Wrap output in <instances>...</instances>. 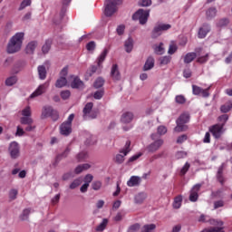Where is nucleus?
<instances>
[{
	"instance_id": "f257e3e1",
	"label": "nucleus",
	"mask_w": 232,
	"mask_h": 232,
	"mask_svg": "<svg viewBox=\"0 0 232 232\" xmlns=\"http://www.w3.org/2000/svg\"><path fill=\"white\" fill-rule=\"evenodd\" d=\"M24 39V33H16L8 42L7 53H17L23 47V41Z\"/></svg>"
},
{
	"instance_id": "f03ea898",
	"label": "nucleus",
	"mask_w": 232,
	"mask_h": 232,
	"mask_svg": "<svg viewBox=\"0 0 232 232\" xmlns=\"http://www.w3.org/2000/svg\"><path fill=\"white\" fill-rule=\"evenodd\" d=\"M177 126L174 128L175 131L180 133V131H186L188 130V122H189V113H182L177 120Z\"/></svg>"
},
{
	"instance_id": "7ed1b4c3",
	"label": "nucleus",
	"mask_w": 232,
	"mask_h": 232,
	"mask_svg": "<svg viewBox=\"0 0 232 232\" xmlns=\"http://www.w3.org/2000/svg\"><path fill=\"white\" fill-rule=\"evenodd\" d=\"M122 0H106L104 14L106 17H111L117 12V5H121Z\"/></svg>"
},
{
	"instance_id": "20e7f679",
	"label": "nucleus",
	"mask_w": 232,
	"mask_h": 232,
	"mask_svg": "<svg viewBox=\"0 0 232 232\" xmlns=\"http://www.w3.org/2000/svg\"><path fill=\"white\" fill-rule=\"evenodd\" d=\"M82 113H83L82 115L83 121H90V120L97 119V115L99 112H97L96 111H93L92 102H88L84 106L82 110Z\"/></svg>"
},
{
	"instance_id": "39448f33",
	"label": "nucleus",
	"mask_w": 232,
	"mask_h": 232,
	"mask_svg": "<svg viewBox=\"0 0 232 232\" xmlns=\"http://www.w3.org/2000/svg\"><path fill=\"white\" fill-rule=\"evenodd\" d=\"M133 21H139L140 24H146L150 19V10L139 9L132 15Z\"/></svg>"
},
{
	"instance_id": "423d86ee",
	"label": "nucleus",
	"mask_w": 232,
	"mask_h": 232,
	"mask_svg": "<svg viewBox=\"0 0 232 232\" xmlns=\"http://www.w3.org/2000/svg\"><path fill=\"white\" fill-rule=\"evenodd\" d=\"M73 119H75V114H70L67 121L61 124V135H65L67 137V135H70V133H72V122H73Z\"/></svg>"
},
{
	"instance_id": "0eeeda50",
	"label": "nucleus",
	"mask_w": 232,
	"mask_h": 232,
	"mask_svg": "<svg viewBox=\"0 0 232 232\" xmlns=\"http://www.w3.org/2000/svg\"><path fill=\"white\" fill-rule=\"evenodd\" d=\"M171 28V24H161L154 26L151 32V38L157 39V37H160L162 35V32H166Z\"/></svg>"
},
{
	"instance_id": "6e6552de",
	"label": "nucleus",
	"mask_w": 232,
	"mask_h": 232,
	"mask_svg": "<svg viewBox=\"0 0 232 232\" xmlns=\"http://www.w3.org/2000/svg\"><path fill=\"white\" fill-rule=\"evenodd\" d=\"M130 146H131V141L127 140L124 148L121 150H120V153H122V154H117L115 157V162H117V164H122V162H124V157H126V155H128V153L131 151V149H130Z\"/></svg>"
},
{
	"instance_id": "1a4fd4ad",
	"label": "nucleus",
	"mask_w": 232,
	"mask_h": 232,
	"mask_svg": "<svg viewBox=\"0 0 232 232\" xmlns=\"http://www.w3.org/2000/svg\"><path fill=\"white\" fill-rule=\"evenodd\" d=\"M34 122V119H32V109L30 106L25 107L22 110V117L20 118L21 124H31Z\"/></svg>"
},
{
	"instance_id": "9d476101",
	"label": "nucleus",
	"mask_w": 232,
	"mask_h": 232,
	"mask_svg": "<svg viewBox=\"0 0 232 232\" xmlns=\"http://www.w3.org/2000/svg\"><path fill=\"white\" fill-rule=\"evenodd\" d=\"M162 146H164V140L158 139V140H154L153 142H151L150 144H149L146 147V150L149 153H155V152L159 151L160 149L162 148Z\"/></svg>"
},
{
	"instance_id": "9b49d317",
	"label": "nucleus",
	"mask_w": 232,
	"mask_h": 232,
	"mask_svg": "<svg viewBox=\"0 0 232 232\" xmlns=\"http://www.w3.org/2000/svg\"><path fill=\"white\" fill-rule=\"evenodd\" d=\"M50 87V81L45 82L43 84H40L38 88L30 95L31 99H34V97H39L43 95V93H46V91Z\"/></svg>"
},
{
	"instance_id": "f8f14e48",
	"label": "nucleus",
	"mask_w": 232,
	"mask_h": 232,
	"mask_svg": "<svg viewBox=\"0 0 232 232\" xmlns=\"http://www.w3.org/2000/svg\"><path fill=\"white\" fill-rule=\"evenodd\" d=\"M223 130H224V123L215 124L209 128V131L210 133H212L215 139H220V137H222Z\"/></svg>"
},
{
	"instance_id": "ddd939ff",
	"label": "nucleus",
	"mask_w": 232,
	"mask_h": 232,
	"mask_svg": "<svg viewBox=\"0 0 232 232\" xmlns=\"http://www.w3.org/2000/svg\"><path fill=\"white\" fill-rule=\"evenodd\" d=\"M201 188H202V184H200V183L193 186V188L190 190L189 197H188V200L190 202H197V200H198V191H200Z\"/></svg>"
},
{
	"instance_id": "4468645a",
	"label": "nucleus",
	"mask_w": 232,
	"mask_h": 232,
	"mask_svg": "<svg viewBox=\"0 0 232 232\" xmlns=\"http://www.w3.org/2000/svg\"><path fill=\"white\" fill-rule=\"evenodd\" d=\"M9 152L12 159H17L19 157V144L15 141L11 142L9 146Z\"/></svg>"
},
{
	"instance_id": "2eb2a0df",
	"label": "nucleus",
	"mask_w": 232,
	"mask_h": 232,
	"mask_svg": "<svg viewBox=\"0 0 232 232\" xmlns=\"http://www.w3.org/2000/svg\"><path fill=\"white\" fill-rule=\"evenodd\" d=\"M198 222H209V224H211L212 226H224V222L223 221H218V220H215V219H210L209 216H206L204 214H202L199 218H198Z\"/></svg>"
},
{
	"instance_id": "dca6fc26",
	"label": "nucleus",
	"mask_w": 232,
	"mask_h": 232,
	"mask_svg": "<svg viewBox=\"0 0 232 232\" xmlns=\"http://www.w3.org/2000/svg\"><path fill=\"white\" fill-rule=\"evenodd\" d=\"M111 77L112 81H121V72L119 71V65H117V63H114L111 66Z\"/></svg>"
},
{
	"instance_id": "f3484780",
	"label": "nucleus",
	"mask_w": 232,
	"mask_h": 232,
	"mask_svg": "<svg viewBox=\"0 0 232 232\" xmlns=\"http://www.w3.org/2000/svg\"><path fill=\"white\" fill-rule=\"evenodd\" d=\"M209 32H211V28L209 27V24H204L198 30V37L199 39H204L206 38V35H208V34H209Z\"/></svg>"
},
{
	"instance_id": "a211bd4d",
	"label": "nucleus",
	"mask_w": 232,
	"mask_h": 232,
	"mask_svg": "<svg viewBox=\"0 0 232 232\" xmlns=\"http://www.w3.org/2000/svg\"><path fill=\"white\" fill-rule=\"evenodd\" d=\"M140 182H142L140 177L131 176L127 181V186H129V188H135V186H140Z\"/></svg>"
},
{
	"instance_id": "6ab92c4d",
	"label": "nucleus",
	"mask_w": 232,
	"mask_h": 232,
	"mask_svg": "<svg viewBox=\"0 0 232 232\" xmlns=\"http://www.w3.org/2000/svg\"><path fill=\"white\" fill-rule=\"evenodd\" d=\"M131 121H133V112L126 111L122 113L121 117V122H122L123 124H130Z\"/></svg>"
},
{
	"instance_id": "aec40b11",
	"label": "nucleus",
	"mask_w": 232,
	"mask_h": 232,
	"mask_svg": "<svg viewBox=\"0 0 232 232\" xmlns=\"http://www.w3.org/2000/svg\"><path fill=\"white\" fill-rule=\"evenodd\" d=\"M155 66V58L153 56H149L143 66V72H148Z\"/></svg>"
},
{
	"instance_id": "412c9836",
	"label": "nucleus",
	"mask_w": 232,
	"mask_h": 232,
	"mask_svg": "<svg viewBox=\"0 0 232 232\" xmlns=\"http://www.w3.org/2000/svg\"><path fill=\"white\" fill-rule=\"evenodd\" d=\"M217 179L221 184V186H224L226 183V178H224V163L219 166L217 173Z\"/></svg>"
},
{
	"instance_id": "4be33fe9",
	"label": "nucleus",
	"mask_w": 232,
	"mask_h": 232,
	"mask_svg": "<svg viewBox=\"0 0 232 232\" xmlns=\"http://www.w3.org/2000/svg\"><path fill=\"white\" fill-rule=\"evenodd\" d=\"M71 87L73 89H82L84 88V82L79 79V77H74L72 82H71Z\"/></svg>"
},
{
	"instance_id": "5701e85b",
	"label": "nucleus",
	"mask_w": 232,
	"mask_h": 232,
	"mask_svg": "<svg viewBox=\"0 0 232 232\" xmlns=\"http://www.w3.org/2000/svg\"><path fill=\"white\" fill-rule=\"evenodd\" d=\"M52 113H53V108L50 106L44 107L42 111L41 119H48V117L52 116Z\"/></svg>"
},
{
	"instance_id": "b1692460",
	"label": "nucleus",
	"mask_w": 232,
	"mask_h": 232,
	"mask_svg": "<svg viewBox=\"0 0 232 232\" xmlns=\"http://www.w3.org/2000/svg\"><path fill=\"white\" fill-rule=\"evenodd\" d=\"M108 55V49H104L103 52L97 58V65L99 68L102 67V63L106 60V56Z\"/></svg>"
},
{
	"instance_id": "393cba45",
	"label": "nucleus",
	"mask_w": 232,
	"mask_h": 232,
	"mask_svg": "<svg viewBox=\"0 0 232 232\" xmlns=\"http://www.w3.org/2000/svg\"><path fill=\"white\" fill-rule=\"evenodd\" d=\"M197 59V53H188L184 56V63L185 64H189L190 63H193Z\"/></svg>"
},
{
	"instance_id": "a878e982",
	"label": "nucleus",
	"mask_w": 232,
	"mask_h": 232,
	"mask_svg": "<svg viewBox=\"0 0 232 232\" xmlns=\"http://www.w3.org/2000/svg\"><path fill=\"white\" fill-rule=\"evenodd\" d=\"M37 70H38L39 79L41 81H44L47 75L46 67L44 65H40L38 66Z\"/></svg>"
},
{
	"instance_id": "bb28decb",
	"label": "nucleus",
	"mask_w": 232,
	"mask_h": 232,
	"mask_svg": "<svg viewBox=\"0 0 232 232\" xmlns=\"http://www.w3.org/2000/svg\"><path fill=\"white\" fill-rule=\"evenodd\" d=\"M35 48H37V42L32 41L27 44L25 52L26 53L32 54L35 52Z\"/></svg>"
},
{
	"instance_id": "cd10ccee",
	"label": "nucleus",
	"mask_w": 232,
	"mask_h": 232,
	"mask_svg": "<svg viewBox=\"0 0 232 232\" xmlns=\"http://www.w3.org/2000/svg\"><path fill=\"white\" fill-rule=\"evenodd\" d=\"M90 168H92V166H90V164L88 163H84L82 165H79L75 168V173L76 175H79L80 173H82V171H86V169H90Z\"/></svg>"
},
{
	"instance_id": "c85d7f7f",
	"label": "nucleus",
	"mask_w": 232,
	"mask_h": 232,
	"mask_svg": "<svg viewBox=\"0 0 232 232\" xmlns=\"http://www.w3.org/2000/svg\"><path fill=\"white\" fill-rule=\"evenodd\" d=\"M147 198H148V195L146 193L140 192L135 196L134 200L136 204H142V202H144Z\"/></svg>"
},
{
	"instance_id": "c756f323",
	"label": "nucleus",
	"mask_w": 232,
	"mask_h": 232,
	"mask_svg": "<svg viewBox=\"0 0 232 232\" xmlns=\"http://www.w3.org/2000/svg\"><path fill=\"white\" fill-rule=\"evenodd\" d=\"M66 84H68V80H66V77L63 76H60V78L55 82L56 88H64Z\"/></svg>"
},
{
	"instance_id": "7c9ffc66",
	"label": "nucleus",
	"mask_w": 232,
	"mask_h": 232,
	"mask_svg": "<svg viewBox=\"0 0 232 232\" xmlns=\"http://www.w3.org/2000/svg\"><path fill=\"white\" fill-rule=\"evenodd\" d=\"M124 46L127 53H130L133 50V39L129 38L126 40Z\"/></svg>"
},
{
	"instance_id": "2f4dec72",
	"label": "nucleus",
	"mask_w": 232,
	"mask_h": 232,
	"mask_svg": "<svg viewBox=\"0 0 232 232\" xmlns=\"http://www.w3.org/2000/svg\"><path fill=\"white\" fill-rule=\"evenodd\" d=\"M216 15H217V8L215 7H210L206 12L207 19H213V17H215Z\"/></svg>"
},
{
	"instance_id": "473e14b6",
	"label": "nucleus",
	"mask_w": 232,
	"mask_h": 232,
	"mask_svg": "<svg viewBox=\"0 0 232 232\" xmlns=\"http://www.w3.org/2000/svg\"><path fill=\"white\" fill-rule=\"evenodd\" d=\"M182 206V196H178L174 198L173 208L174 209H180Z\"/></svg>"
},
{
	"instance_id": "72a5a7b5",
	"label": "nucleus",
	"mask_w": 232,
	"mask_h": 232,
	"mask_svg": "<svg viewBox=\"0 0 232 232\" xmlns=\"http://www.w3.org/2000/svg\"><path fill=\"white\" fill-rule=\"evenodd\" d=\"M31 210L30 208H25L23 210L22 214L19 216L20 220L24 222V220H28L30 217Z\"/></svg>"
},
{
	"instance_id": "f704fd0d",
	"label": "nucleus",
	"mask_w": 232,
	"mask_h": 232,
	"mask_svg": "<svg viewBox=\"0 0 232 232\" xmlns=\"http://www.w3.org/2000/svg\"><path fill=\"white\" fill-rule=\"evenodd\" d=\"M52 48V40H46L45 44L42 47L43 53H48Z\"/></svg>"
},
{
	"instance_id": "c9c22d12",
	"label": "nucleus",
	"mask_w": 232,
	"mask_h": 232,
	"mask_svg": "<svg viewBox=\"0 0 232 232\" xmlns=\"http://www.w3.org/2000/svg\"><path fill=\"white\" fill-rule=\"evenodd\" d=\"M201 232H224V227H211L209 228L203 229Z\"/></svg>"
},
{
	"instance_id": "e433bc0d",
	"label": "nucleus",
	"mask_w": 232,
	"mask_h": 232,
	"mask_svg": "<svg viewBox=\"0 0 232 232\" xmlns=\"http://www.w3.org/2000/svg\"><path fill=\"white\" fill-rule=\"evenodd\" d=\"M157 226L155 224H150V225H145L141 227L140 232H151L153 229H156Z\"/></svg>"
},
{
	"instance_id": "4c0bfd02",
	"label": "nucleus",
	"mask_w": 232,
	"mask_h": 232,
	"mask_svg": "<svg viewBox=\"0 0 232 232\" xmlns=\"http://www.w3.org/2000/svg\"><path fill=\"white\" fill-rule=\"evenodd\" d=\"M17 82V76H11L5 80L6 86H14Z\"/></svg>"
},
{
	"instance_id": "58836bf2",
	"label": "nucleus",
	"mask_w": 232,
	"mask_h": 232,
	"mask_svg": "<svg viewBox=\"0 0 232 232\" xmlns=\"http://www.w3.org/2000/svg\"><path fill=\"white\" fill-rule=\"evenodd\" d=\"M232 109V102H229L220 107V111L222 113H227Z\"/></svg>"
},
{
	"instance_id": "ea45409f",
	"label": "nucleus",
	"mask_w": 232,
	"mask_h": 232,
	"mask_svg": "<svg viewBox=\"0 0 232 232\" xmlns=\"http://www.w3.org/2000/svg\"><path fill=\"white\" fill-rule=\"evenodd\" d=\"M108 226V219L103 218L102 222L96 227V231H104Z\"/></svg>"
},
{
	"instance_id": "a19ab883",
	"label": "nucleus",
	"mask_w": 232,
	"mask_h": 232,
	"mask_svg": "<svg viewBox=\"0 0 232 232\" xmlns=\"http://www.w3.org/2000/svg\"><path fill=\"white\" fill-rule=\"evenodd\" d=\"M190 166L191 165L188 162H186L185 165L180 169L179 175L181 177H184V175H186L188 173V171H189Z\"/></svg>"
},
{
	"instance_id": "79ce46f5",
	"label": "nucleus",
	"mask_w": 232,
	"mask_h": 232,
	"mask_svg": "<svg viewBox=\"0 0 232 232\" xmlns=\"http://www.w3.org/2000/svg\"><path fill=\"white\" fill-rule=\"evenodd\" d=\"M93 85L96 89L102 88V86H104V80L102 77H99L95 80Z\"/></svg>"
},
{
	"instance_id": "37998d69",
	"label": "nucleus",
	"mask_w": 232,
	"mask_h": 232,
	"mask_svg": "<svg viewBox=\"0 0 232 232\" xmlns=\"http://www.w3.org/2000/svg\"><path fill=\"white\" fill-rule=\"evenodd\" d=\"M154 52L157 53V55H162V53H164V44L160 43L158 46H156Z\"/></svg>"
},
{
	"instance_id": "c03bdc74",
	"label": "nucleus",
	"mask_w": 232,
	"mask_h": 232,
	"mask_svg": "<svg viewBox=\"0 0 232 232\" xmlns=\"http://www.w3.org/2000/svg\"><path fill=\"white\" fill-rule=\"evenodd\" d=\"M32 5V0H23V2L20 4V7L18 8L19 12L21 10H24L26 6H30Z\"/></svg>"
},
{
	"instance_id": "a18cd8bd",
	"label": "nucleus",
	"mask_w": 232,
	"mask_h": 232,
	"mask_svg": "<svg viewBox=\"0 0 232 232\" xmlns=\"http://www.w3.org/2000/svg\"><path fill=\"white\" fill-rule=\"evenodd\" d=\"M164 157V151L162 152H160L158 154H154L153 156H151L150 159H149V162H155V160H157L158 159H162Z\"/></svg>"
},
{
	"instance_id": "49530a36",
	"label": "nucleus",
	"mask_w": 232,
	"mask_h": 232,
	"mask_svg": "<svg viewBox=\"0 0 232 232\" xmlns=\"http://www.w3.org/2000/svg\"><path fill=\"white\" fill-rule=\"evenodd\" d=\"M80 184H82V180L81 179H76L71 183L69 188L70 189H75V188H79Z\"/></svg>"
},
{
	"instance_id": "de8ad7c7",
	"label": "nucleus",
	"mask_w": 232,
	"mask_h": 232,
	"mask_svg": "<svg viewBox=\"0 0 232 232\" xmlns=\"http://www.w3.org/2000/svg\"><path fill=\"white\" fill-rule=\"evenodd\" d=\"M175 101L177 104H186V97L184 95L179 94L175 97Z\"/></svg>"
},
{
	"instance_id": "09e8293b",
	"label": "nucleus",
	"mask_w": 232,
	"mask_h": 232,
	"mask_svg": "<svg viewBox=\"0 0 232 232\" xmlns=\"http://www.w3.org/2000/svg\"><path fill=\"white\" fill-rule=\"evenodd\" d=\"M19 194V191L15 188H13L9 191V198L10 200H15L17 198V195Z\"/></svg>"
},
{
	"instance_id": "8fccbe9b",
	"label": "nucleus",
	"mask_w": 232,
	"mask_h": 232,
	"mask_svg": "<svg viewBox=\"0 0 232 232\" xmlns=\"http://www.w3.org/2000/svg\"><path fill=\"white\" fill-rule=\"evenodd\" d=\"M160 63L162 65L169 64V63H171V56H163L160 58Z\"/></svg>"
},
{
	"instance_id": "3c124183",
	"label": "nucleus",
	"mask_w": 232,
	"mask_h": 232,
	"mask_svg": "<svg viewBox=\"0 0 232 232\" xmlns=\"http://www.w3.org/2000/svg\"><path fill=\"white\" fill-rule=\"evenodd\" d=\"M202 88L198 85H192V93L193 95H200L202 92Z\"/></svg>"
},
{
	"instance_id": "603ef678",
	"label": "nucleus",
	"mask_w": 232,
	"mask_h": 232,
	"mask_svg": "<svg viewBox=\"0 0 232 232\" xmlns=\"http://www.w3.org/2000/svg\"><path fill=\"white\" fill-rule=\"evenodd\" d=\"M87 158H88V153L86 152H81L76 156L78 162H82V160H86Z\"/></svg>"
},
{
	"instance_id": "864d4df0",
	"label": "nucleus",
	"mask_w": 232,
	"mask_h": 232,
	"mask_svg": "<svg viewBox=\"0 0 232 232\" xmlns=\"http://www.w3.org/2000/svg\"><path fill=\"white\" fill-rule=\"evenodd\" d=\"M209 59V54H206L204 56L198 57L197 59V63H199V64H204V63H208V60Z\"/></svg>"
},
{
	"instance_id": "5fc2aeb1",
	"label": "nucleus",
	"mask_w": 232,
	"mask_h": 232,
	"mask_svg": "<svg viewBox=\"0 0 232 232\" xmlns=\"http://www.w3.org/2000/svg\"><path fill=\"white\" fill-rule=\"evenodd\" d=\"M140 229V225L139 223H136L134 225H131L127 232H137Z\"/></svg>"
},
{
	"instance_id": "6e6d98bb",
	"label": "nucleus",
	"mask_w": 232,
	"mask_h": 232,
	"mask_svg": "<svg viewBox=\"0 0 232 232\" xmlns=\"http://www.w3.org/2000/svg\"><path fill=\"white\" fill-rule=\"evenodd\" d=\"M227 24H229V19H227V18H222L218 23V25L220 26V27L227 26Z\"/></svg>"
},
{
	"instance_id": "4d7b16f0",
	"label": "nucleus",
	"mask_w": 232,
	"mask_h": 232,
	"mask_svg": "<svg viewBox=\"0 0 232 232\" xmlns=\"http://www.w3.org/2000/svg\"><path fill=\"white\" fill-rule=\"evenodd\" d=\"M92 186L94 191H99V189L102 188V183L101 181H94Z\"/></svg>"
},
{
	"instance_id": "13d9d810",
	"label": "nucleus",
	"mask_w": 232,
	"mask_h": 232,
	"mask_svg": "<svg viewBox=\"0 0 232 232\" xmlns=\"http://www.w3.org/2000/svg\"><path fill=\"white\" fill-rule=\"evenodd\" d=\"M228 119H229V116L227 114H223L218 117L219 122H222L224 126L226 125V122H227Z\"/></svg>"
},
{
	"instance_id": "bf43d9fd",
	"label": "nucleus",
	"mask_w": 232,
	"mask_h": 232,
	"mask_svg": "<svg viewBox=\"0 0 232 232\" xmlns=\"http://www.w3.org/2000/svg\"><path fill=\"white\" fill-rule=\"evenodd\" d=\"M70 95H72V93L70 92V91H63L61 92V97L63 101H66L67 99H70Z\"/></svg>"
},
{
	"instance_id": "052dcab7",
	"label": "nucleus",
	"mask_w": 232,
	"mask_h": 232,
	"mask_svg": "<svg viewBox=\"0 0 232 232\" xmlns=\"http://www.w3.org/2000/svg\"><path fill=\"white\" fill-rule=\"evenodd\" d=\"M188 140V135L182 134L181 136L178 137L177 144H182Z\"/></svg>"
},
{
	"instance_id": "680f3d73",
	"label": "nucleus",
	"mask_w": 232,
	"mask_h": 232,
	"mask_svg": "<svg viewBox=\"0 0 232 232\" xmlns=\"http://www.w3.org/2000/svg\"><path fill=\"white\" fill-rule=\"evenodd\" d=\"M25 126H27L25 128V131H34V130H35V125H34V122L31 123H22Z\"/></svg>"
},
{
	"instance_id": "e2e57ef3",
	"label": "nucleus",
	"mask_w": 232,
	"mask_h": 232,
	"mask_svg": "<svg viewBox=\"0 0 232 232\" xmlns=\"http://www.w3.org/2000/svg\"><path fill=\"white\" fill-rule=\"evenodd\" d=\"M95 42L92 41L87 44L86 48L88 52H93V50H95Z\"/></svg>"
},
{
	"instance_id": "0e129e2a",
	"label": "nucleus",
	"mask_w": 232,
	"mask_h": 232,
	"mask_svg": "<svg viewBox=\"0 0 232 232\" xmlns=\"http://www.w3.org/2000/svg\"><path fill=\"white\" fill-rule=\"evenodd\" d=\"M158 133L159 135H166L168 133V129L165 126L158 127Z\"/></svg>"
},
{
	"instance_id": "69168bd1",
	"label": "nucleus",
	"mask_w": 232,
	"mask_h": 232,
	"mask_svg": "<svg viewBox=\"0 0 232 232\" xmlns=\"http://www.w3.org/2000/svg\"><path fill=\"white\" fill-rule=\"evenodd\" d=\"M124 30H126V26H124V24H121L117 27L116 32L118 35H122V34H124Z\"/></svg>"
},
{
	"instance_id": "338daca9",
	"label": "nucleus",
	"mask_w": 232,
	"mask_h": 232,
	"mask_svg": "<svg viewBox=\"0 0 232 232\" xmlns=\"http://www.w3.org/2000/svg\"><path fill=\"white\" fill-rule=\"evenodd\" d=\"M185 157H188V152H186V151H178L176 153L177 159H185Z\"/></svg>"
},
{
	"instance_id": "774afa93",
	"label": "nucleus",
	"mask_w": 232,
	"mask_h": 232,
	"mask_svg": "<svg viewBox=\"0 0 232 232\" xmlns=\"http://www.w3.org/2000/svg\"><path fill=\"white\" fill-rule=\"evenodd\" d=\"M175 52H177V45L175 44H170L168 53H169V55H173V53H175Z\"/></svg>"
}]
</instances>
